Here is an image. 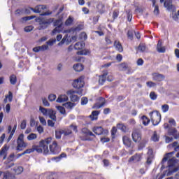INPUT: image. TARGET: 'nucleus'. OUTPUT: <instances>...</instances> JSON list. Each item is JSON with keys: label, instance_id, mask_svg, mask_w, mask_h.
<instances>
[{"label": "nucleus", "instance_id": "nucleus-40", "mask_svg": "<svg viewBox=\"0 0 179 179\" xmlns=\"http://www.w3.org/2000/svg\"><path fill=\"white\" fill-rule=\"evenodd\" d=\"M39 111H41V113H42L43 115H45V117H47V115L48 113V109H46L43 107L40 106Z\"/></svg>", "mask_w": 179, "mask_h": 179}, {"label": "nucleus", "instance_id": "nucleus-33", "mask_svg": "<svg viewBox=\"0 0 179 179\" xmlns=\"http://www.w3.org/2000/svg\"><path fill=\"white\" fill-rule=\"evenodd\" d=\"M63 106L68 110H72V108L75 107V103L72 102H67L64 103Z\"/></svg>", "mask_w": 179, "mask_h": 179}, {"label": "nucleus", "instance_id": "nucleus-23", "mask_svg": "<svg viewBox=\"0 0 179 179\" xmlns=\"http://www.w3.org/2000/svg\"><path fill=\"white\" fill-rule=\"evenodd\" d=\"M157 50L158 52H166V48L162 45V41H158Z\"/></svg>", "mask_w": 179, "mask_h": 179}, {"label": "nucleus", "instance_id": "nucleus-12", "mask_svg": "<svg viewBox=\"0 0 179 179\" xmlns=\"http://www.w3.org/2000/svg\"><path fill=\"white\" fill-rule=\"evenodd\" d=\"M62 134H64L65 136H68L71 135V134H72V131H74V132H78V127L73 124H71L69 127V129H67L66 130H62Z\"/></svg>", "mask_w": 179, "mask_h": 179}, {"label": "nucleus", "instance_id": "nucleus-24", "mask_svg": "<svg viewBox=\"0 0 179 179\" xmlns=\"http://www.w3.org/2000/svg\"><path fill=\"white\" fill-rule=\"evenodd\" d=\"M123 143L125 146H131V140L129 139V136H124L122 138Z\"/></svg>", "mask_w": 179, "mask_h": 179}, {"label": "nucleus", "instance_id": "nucleus-56", "mask_svg": "<svg viewBox=\"0 0 179 179\" xmlns=\"http://www.w3.org/2000/svg\"><path fill=\"white\" fill-rule=\"evenodd\" d=\"M62 130L60 131H55V136L57 139H61V135H62Z\"/></svg>", "mask_w": 179, "mask_h": 179}, {"label": "nucleus", "instance_id": "nucleus-30", "mask_svg": "<svg viewBox=\"0 0 179 179\" xmlns=\"http://www.w3.org/2000/svg\"><path fill=\"white\" fill-rule=\"evenodd\" d=\"M3 179H13V176L10 172L6 171L2 173Z\"/></svg>", "mask_w": 179, "mask_h": 179}, {"label": "nucleus", "instance_id": "nucleus-1", "mask_svg": "<svg viewBox=\"0 0 179 179\" xmlns=\"http://www.w3.org/2000/svg\"><path fill=\"white\" fill-rule=\"evenodd\" d=\"M174 152H171L169 153H167L164 157L162 159V166L161 167L162 170L164 169V163H166L168 160V166L169 167V171L165 172L164 174L158 175L157 176V179H162L164 178L166 176H171L173 173H176V171H178L179 170V166L177 164V159H176V157H173Z\"/></svg>", "mask_w": 179, "mask_h": 179}, {"label": "nucleus", "instance_id": "nucleus-61", "mask_svg": "<svg viewBox=\"0 0 179 179\" xmlns=\"http://www.w3.org/2000/svg\"><path fill=\"white\" fill-rule=\"evenodd\" d=\"M101 142L102 143H106L107 142H110V139L108 138H107V137H103V138H101Z\"/></svg>", "mask_w": 179, "mask_h": 179}, {"label": "nucleus", "instance_id": "nucleus-44", "mask_svg": "<svg viewBox=\"0 0 179 179\" xmlns=\"http://www.w3.org/2000/svg\"><path fill=\"white\" fill-rule=\"evenodd\" d=\"M38 118H39V121L42 125H44V126L47 125V121L43 116H39Z\"/></svg>", "mask_w": 179, "mask_h": 179}, {"label": "nucleus", "instance_id": "nucleus-11", "mask_svg": "<svg viewBox=\"0 0 179 179\" xmlns=\"http://www.w3.org/2000/svg\"><path fill=\"white\" fill-rule=\"evenodd\" d=\"M73 86L76 89H82L85 86V81L83 78L80 77L77 80H75L73 83Z\"/></svg>", "mask_w": 179, "mask_h": 179}, {"label": "nucleus", "instance_id": "nucleus-32", "mask_svg": "<svg viewBox=\"0 0 179 179\" xmlns=\"http://www.w3.org/2000/svg\"><path fill=\"white\" fill-rule=\"evenodd\" d=\"M141 121L145 127L149 125V122H150V120H149L145 115H143L141 117Z\"/></svg>", "mask_w": 179, "mask_h": 179}, {"label": "nucleus", "instance_id": "nucleus-38", "mask_svg": "<svg viewBox=\"0 0 179 179\" xmlns=\"http://www.w3.org/2000/svg\"><path fill=\"white\" fill-rule=\"evenodd\" d=\"M178 145V143L177 141H175L173 144L168 145V148H175V152H178L179 145L177 146Z\"/></svg>", "mask_w": 179, "mask_h": 179}, {"label": "nucleus", "instance_id": "nucleus-52", "mask_svg": "<svg viewBox=\"0 0 179 179\" xmlns=\"http://www.w3.org/2000/svg\"><path fill=\"white\" fill-rule=\"evenodd\" d=\"M89 54V52L86 50H80L77 52V55H87Z\"/></svg>", "mask_w": 179, "mask_h": 179}, {"label": "nucleus", "instance_id": "nucleus-25", "mask_svg": "<svg viewBox=\"0 0 179 179\" xmlns=\"http://www.w3.org/2000/svg\"><path fill=\"white\" fill-rule=\"evenodd\" d=\"M73 69L76 71V72H80L82 71H83V65H82V64H76L73 65Z\"/></svg>", "mask_w": 179, "mask_h": 179}, {"label": "nucleus", "instance_id": "nucleus-15", "mask_svg": "<svg viewBox=\"0 0 179 179\" xmlns=\"http://www.w3.org/2000/svg\"><path fill=\"white\" fill-rule=\"evenodd\" d=\"M152 80L155 82H162V80H164V76L163 74H160L159 73H153L152 74Z\"/></svg>", "mask_w": 179, "mask_h": 179}, {"label": "nucleus", "instance_id": "nucleus-19", "mask_svg": "<svg viewBox=\"0 0 179 179\" xmlns=\"http://www.w3.org/2000/svg\"><path fill=\"white\" fill-rule=\"evenodd\" d=\"M56 101L57 103H65V101H68V96L65 94L59 95Z\"/></svg>", "mask_w": 179, "mask_h": 179}, {"label": "nucleus", "instance_id": "nucleus-55", "mask_svg": "<svg viewBox=\"0 0 179 179\" xmlns=\"http://www.w3.org/2000/svg\"><path fill=\"white\" fill-rule=\"evenodd\" d=\"M146 85H147L148 87H155V86H156V83H155L152 81L147 82Z\"/></svg>", "mask_w": 179, "mask_h": 179}, {"label": "nucleus", "instance_id": "nucleus-45", "mask_svg": "<svg viewBox=\"0 0 179 179\" xmlns=\"http://www.w3.org/2000/svg\"><path fill=\"white\" fill-rule=\"evenodd\" d=\"M56 41H57L56 39H50L48 41L46 42L47 46L48 47V45H50V46L54 45V44H55Z\"/></svg>", "mask_w": 179, "mask_h": 179}, {"label": "nucleus", "instance_id": "nucleus-51", "mask_svg": "<svg viewBox=\"0 0 179 179\" xmlns=\"http://www.w3.org/2000/svg\"><path fill=\"white\" fill-rule=\"evenodd\" d=\"M8 160V162H13L14 160H16V157L15 156V154L10 155Z\"/></svg>", "mask_w": 179, "mask_h": 179}, {"label": "nucleus", "instance_id": "nucleus-47", "mask_svg": "<svg viewBox=\"0 0 179 179\" xmlns=\"http://www.w3.org/2000/svg\"><path fill=\"white\" fill-rule=\"evenodd\" d=\"M33 152H34V146H32L31 148L27 149L24 152L23 155H29L30 153H33Z\"/></svg>", "mask_w": 179, "mask_h": 179}, {"label": "nucleus", "instance_id": "nucleus-35", "mask_svg": "<svg viewBox=\"0 0 179 179\" xmlns=\"http://www.w3.org/2000/svg\"><path fill=\"white\" fill-rule=\"evenodd\" d=\"M62 40H65L64 43L66 44L67 45L69 44H71V43H72V39H71V36H68V34L65 35L62 38Z\"/></svg>", "mask_w": 179, "mask_h": 179}, {"label": "nucleus", "instance_id": "nucleus-29", "mask_svg": "<svg viewBox=\"0 0 179 179\" xmlns=\"http://www.w3.org/2000/svg\"><path fill=\"white\" fill-rule=\"evenodd\" d=\"M107 78V73H104L103 75L99 76V85H104V82H106V79Z\"/></svg>", "mask_w": 179, "mask_h": 179}, {"label": "nucleus", "instance_id": "nucleus-54", "mask_svg": "<svg viewBox=\"0 0 179 179\" xmlns=\"http://www.w3.org/2000/svg\"><path fill=\"white\" fill-rule=\"evenodd\" d=\"M56 99H57V95L55 94H51L48 96V99L50 100V101H54Z\"/></svg>", "mask_w": 179, "mask_h": 179}, {"label": "nucleus", "instance_id": "nucleus-42", "mask_svg": "<svg viewBox=\"0 0 179 179\" xmlns=\"http://www.w3.org/2000/svg\"><path fill=\"white\" fill-rule=\"evenodd\" d=\"M56 108L58 110V111H59L60 114H63L64 115L66 114L64 107L56 106Z\"/></svg>", "mask_w": 179, "mask_h": 179}, {"label": "nucleus", "instance_id": "nucleus-53", "mask_svg": "<svg viewBox=\"0 0 179 179\" xmlns=\"http://www.w3.org/2000/svg\"><path fill=\"white\" fill-rule=\"evenodd\" d=\"M33 29V26H27L24 27V31H26V33H30V31H31Z\"/></svg>", "mask_w": 179, "mask_h": 179}, {"label": "nucleus", "instance_id": "nucleus-64", "mask_svg": "<svg viewBox=\"0 0 179 179\" xmlns=\"http://www.w3.org/2000/svg\"><path fill=\"white\" fill-rule=\"evenodd\" d=\"M57 175L55 173H50L48 176V179H57L55 178Z\"/></svg>", "mask_w": 179, "mask_h": 179}, {"label": "nucleus", "instance_id": "nucleus-3", "mask_svg": "<svg viewBox=\"0 0 179 179\" xmlns=\"http://www.w3.org/2000/svg\"><path fill=\"white\" fill-rule=\"evenodd\" d=\"M36 21L39 23V26L38 27V30H44V29H47L50 23H52V19H43L41 17L36 18Z\"/></svg>", "mask_w": 179, "mask_h": 179}, {"label": "nucleus", "instance_id": "nucleus-9", "mask_svg": "<svg viewBox=\"0 0 179 179\" xmlns=\"http://www.w3.org/2000/svg\"><path fill=\"white\" fill-rule=\"evenodd\" d=\"M50 152L52 155H58L61 152V148L57 141H52V143L50 145Z\"/></svg>", "mask_w": 179, "mask_h": 179}, {"label": "nucleus", "instance_id": "nucleus-46", "mask_svg": "<svg viewBox=\"0 0 179 179\" xmlns=\"http://www.w3.org/2000/svg\"><path fill=\"white\" fill-rule=\"evenodd\" d=\"M138 50L139 51H141L142 52H143L144 51L146 50V45L143 43H141L138 46Z\"/></svg>", "mask_w": 179, "mask_h": 179}, {"label": "nucleus", "instance_id": "nucleus-36", "mask_svg": "<svg viewBox=\"0 0 179 179\" xmlns=\"http://www.w3.org/2000/svg\"><path fill=\"white\" fill-rule=\"evenodd\" d=\"M27 139L28 141H34V139H37V134L31 133L27 136Z\"/></svg>", "mask_w": 179, "mask_h": 179}, {"label": "nucleus", "instance_id": "nucleus-13", "mask_svg": "<svg viewBox=\"0 0 179 179\" xmlns=\"http://www.w3.org/2000/svg\"><path fill=\"white\" fill-rule=\"evenodd\" d=\"M47 10V6L44 5L36 6L34 8H31V10L35 13H44Z\"/></svg>", "mask_w": 179, "mask_h": 179}, {"label": "nucleus", "instance_id": "nucleus-8", "mask_svg": "<svg viewBox=\"0 0 179 179\" xmlns=\"http://www.w3.org/2000/svg\"><path fill=\"white\" fill-rule=\"evenodd\" d=\"M131 136L134 142H141L142 140V134H141V130L138 129H134L133 130Z\"/></svg>", "mask_w": 179, "mask_h": 179}, {"label": "nucleus", "instance_id": "nucleus-58", "mask_svg": "<svg viewBox=\"0 0 179 179\" xmlns=\"http://www.w3.org/2000/svg\"><path fill=\"white\" fill-rule=\"evenodd\" d=\"M48 127H51L52 128L55 127V122H54L52 120H48Z\"/></svg>", "mask_w": 179, "mask_h": 179}, {"label": "nucleus", "instance_id": "nucleus-34", "mask_svg": "<svg viewBox=\"0 0 179 179\" xmlns=\"http://www.w3.org/2000/svg\"><path fill=\"white\" fill-rule=\"evenodd\" d=\"M99 113L97 110H94L92 113V115H90L92 121H94L97 120V116L99 115Z\"/></svg>", "mask_w": 179, "mask_h": 179}, {"label": "nucleus", "instance_id": "nucleus-49", "mask_svg": "<svg viewBox=\"0 0 179 179\" xmlns=\"http://www.w3.org/2000/svg\"><path fill=\"white\" fill-rule=\"evenodd\" d=\"M115 134H117V127H113L111 129V135L113 138H115Z\"/></svg>", "mask_w": 179, "mask_h": 179}, {"label": "nucleus", "instance_id": "nucleus-31", "mask_svg": "<svg viewBox=\"0 0 179 179\" xmlns=\"http://www.w3.org/2000/svg\"><path fill=\"white\" fill-rule=\"evenodd\" d=\"M117 129H120L122 132H127V126H125L124 124L118 123L117 124Z\"/></svg>", "mask_w": 179, "mask_h": 179}, {"label": "nucleus", "instance_id": "nucleus-63", "mask_svg": "<svg viewBox=\"0 0 179 179\" xmlns=\"http://www.w3.org/2000/svg\"><path fill=\"white\" fill-rule=\"evenodd\" d=\"M43 103L45 107H50V103L46 99H43Z\"/></svg>", "mask_w": 179, "mask_h": 179}, {"label": "nucleus", "instance_id": "nucleus-57", "mask_svg": "<svg viewBox=\"0 0 179 179\" xmlns=\"http://www.w3.org/2000/svg\"><path fill=\"white\" fill-rule=\"evenodd\" d=\"M87 104V97H83L81 99V105L82 106H85Z\"/></svg>", "mask_w": 179, "mask_h": 179}, {"label": "nucleus", "instance_id": "nucleus-10", "mask_svg": "<svg viewBox=\"0 0 179 179\" xmlns=\"http://www.w3.org/2000/svg\"><path fill=\"white\" fill-rule=\"evenodd\" d=\"M92 131L94 133L96 134V135H108V131L107 129H103L102 127H94L92 129Z\"/></svg>", "mask_w": 179, "mask_h": 179}, {"label": "nucleus", "instance_id": "nucleus-4", "mask_svg": "<svg viewBox=\"0 0 179 179\" xmlns=\"http://www.w3.org/2000/svg\"><path fill=\"white\" fill-rule=\"evenodd\" d=\"M34 151L37 152V153H43V155L50 154V150L48 149V145H43L41 144V141L39 143V145H33Z\"/></svg>", "mask_w": 179, "mask_h": 179}, {"label": "nucleus", "instance_id": "nucleus-26", "mask_svg": "<svg viewBox=\"0 0 179 179\" xmlns=\"http://www.w3.org/2000/svg\"><path fill=\"white\" fill-rule=\"evenodd\" d=\"M41 145H43V146H48L51 142H52V138L51 137H49L45 140L41 141Z\"/></svg>", "mask_w": 179, "mask_h": 179}, {"label": "nucleus", "instance_id": "nucleus-22", "mask_svg": "<svg viewBox=\"0 0 179 179\" xmlns=\"http://www.w3.org/2000/svg\"><path fill=\"white\" fill-rule=\"evenodd\" d=\"M114 45L117 51H119V52H122V51H124V49L122 48V45H121V43H120V41H115L114 43Z\"/></svg>", "mask_w": 179, "mask_h": 179}, {"label": "nucleus", "instance_id": "nucleus-37", "mask_svg": "<svg viewBox=\"0 0 179 179\" xmlns=\"http://www.w3.org/2000/svg\"><path fill=\"white\" fill-rule=\"evenodd\" d=\"M17 78L15 74H13L10 76V83L11 85H16Z\"/></svg>", "mask_w": 179, "mask_h": 179}, {"label": "nucleus", "instance_id": "nucleus-5", "mask_svg": "<svg viewBox=\"0 0 179 179\" xmlns=\"http://www.w3.org/2000/svg\"><path fill=\"white\" fill-rule=\"evenodd\" d=\"M153 125H159L162 120V115L158 111H152L150 113Z\"/></svg>", "mask_w": 179, "mask_h": 179}, {"label": "nucleus", "instance_id": "nucleus-41", "mask_svg": "<svg viewBox=\"0 0 179 179\" xmlns=\"http://www.w3.org/2000/svg\"><path fill=\"white\" fill-rule=\"evenodd\" d=\"M135 31L134 30H129L127 32V37L129 40H134V34Z\"/></svg>", "mask_w": 179, "mask_h": 179}, {"label": "nucleus", "instance_id": "nucleus-21", "mask_svg": "<svg viewBox=\"0 0 179 179\" xmlns=\"http://www.w3.org/2000/svg\"><path fill=\"white\" fill-rule=\"evenodd\" d=\"M141 159H142V155H136L131 157L129 159V163H131L132 162H141Z\"/></svg>", "mask_w": 179, "mask_h": 179}, {"label": "nucleus", "instance_id": "nucleus-7", "mask_svg": "<svg viewBox=\"0 0 179 179\" xmlns=\"http://www.w3.org/2000/svg\"><path fill=\"white\" fill-rule=\"evenodd\" d=\"M54 26L56 27L52 31V36H55L57 33L62 32V21L61 20H57L54 22Z\"/></svg>", "mask_w": 179, "mask_h": 179}, {"label": "nucleus", "instance_id": "nucleus-43", "mask_svg": "<svg viewBox=\"0 0 179 179\" xmlns=\"http://www.w3.org/2000/svg\"><path fill=\"white\" fill-rule=\"evenodd\" d=\"M151 139L152 141H153V142H159V136H157L156 131L154 132V134L152 136Z\"/></svg>", "mask_w": 179, "mask_h": 179}, {"label": "nucleus", "instance_id": "nucleus-17", "mask_svg": "<svg viewBox=\"0 0 179 179\" xmlns=\"http://www.w3.org/2000/svg\"><path fill=\"white\" fill-rule=\"evenodd\" d=\"M57 113L52 109H48L47 117H49L50 120L52 121H57V116L55 115Z\"/></svg>", "mask_w": 179, "mask_h": 179}, {"label": "nucleus", "instance_id": "nucleus-59", "mask_svg": "<svg viewBox=\"0 0 179 179\" xmlns=\"http://www.w3.org/2000/svg\"><path fill=\"white\" fill-rule=\"evenodd\" d=\"M39 48L41 51H46V50H48V46L47 45H43L41 46H39Z\"/></svg>", "mask_w": 179, "mask_h": 179}, {"label": "nucleus", "instance_id": "nucleus-18", "mask_svg": "<svg viewBox=\"0 0 179 179\" xmlns=\"http://www.w3.org/2000/svg\"><path fill=\"white\" fill-rule=\"evenodd\" d=\"M164 7L168 9V10H172V12H174L176 10V7L171 4V1L170 0H167L164 2Z\"/></svg>", "mask_w": 179, "mask_h": 179}, {"label": "nucleus", "instance_id": "nucleus-50", "mask_svg": "<svg viewBox=\"0 0 179 179\" xmlns=\"http://www.w3.org/2000/svg\"><path fill=\"white\" fill-rule=\"evenodd\" d=\"M169 105L167 104H164L162 106V110L163 111V113H167V111H169Z\"/></svg>", "mask_w": 179, "mask_h": 179}, {"label": "nucleus", "instance_id": "nucleus-20", "mask_svg": "<svg viewBox=\"0 0 179 179\" xmlns=\"http://www.w3.org/2000/svg\"><path fill=\"white\" fill-rule=\"evenodd\" d=\"M23 168L22 166H15L13 169V171H14V174H15V176H19V174H22L23 173Z\"/></svg>", "mask_w": 179, "mask_h": 179}, {"label": "nucleus", "instance_id": "nucleus-62", "mask_svg": "<svg viewBox=\"0 0 179 179\" xmlns=\"http://www.w3.org/2000/svg\"><path fill=\"white\" fill-rule=\"evenodd\" d=\"M37 131L38 134H43V132H44V128L42 126H38L37 127Z\"/></svg>", "mask_w": 179, "mask_h": 179}, {"label": "nucleus", "instance_id": "nucleus-2", "mask_svg": "<svg viewBox=\"0 0 179 179\" xmlns=\"http://www.w3.org/2000/svg\"><path fill=\"white\" fill-rule=\"evenodd\" d=\"M26 148H27V143L24 142V135L21 134L17 139L16 150H19L20 152Z\"/></svg>", "mask_w": 179, "mask_h": 179}, {"label": "nucleus", "instance_id": "nucleus-14", "mask_svg": "<svg viewBox=\"0 0 179 179\" xmlns=\"http://www.w3.org/2000/svg\"><path fill=\"white\" fill-rule=\"evenodd\" d=\"M83 27L82 25H78V27H75V28H71L67 30H64L63 31L64 34L67 33V34H76V31H80V30H82Z\"/></svg>", "mask_w": 179, "mask_h": 179}, {"label": "nucleus", "instance_id": "nucleus-60", "mask_svg": "<svg viewBox=\"0 0 179 179\" xmlns=\"http://www.w3.org/2000/svg\"><path fill=\"white\" fill-rule=\"evenodd\" d=\"M26 124H27L26 120H23V121L21 122V124H20V128H21V129H26Z\"/></svg>", "mask_w": 179, "mask_h": 179}, {"label": "nucleus", "instance_id": "nucleus-48", "mask_svg": "<svg viewBox=\"0 0 179 179\" xmlns=\"http://www.w3.org/2000/svg\"><path fill=\"white\" fill-rule=\"evenodd\" d=\"M150 98L151 99V100H156L157 99V94H156L155 92H152L150 94Z\"/></svg>", "mask_w": 179, "mask_h": 179}, {"label": "nucleus", "instance_id": "nucleus-6", "mask_svg": "<svg viewBox=\"0 0 179 179\" xmlns=\"http://www.w3.org/2000/svg\"><path fill=\"white\" fill-rule=\"evenodd\" d=\"M67 96H70V99L71 100V101H78L79 98L78 97V95L76 94H80V96H82V94H83V92H82V90L80 91H75L73 90H70L69 91H67L66 92Z\"/></svg>", "mask_w": 179, "mask_h": 179}, {"label": "nucleus", "instance_id": "nucleus-39", "mask_svg": "<svg viewBox=\"0 0 179 179\" xmlns=\"http://www.w3.org/2000/svg\"><path fill=\"white\" fill-rule=\"evenodd\" d=\"M73 23V17L72 16H69V18L66 20L65 24L66 26H71Z\"/></svg>", "mask_w": 179, "mask_h": 179}, {"label": "nucleus", "instance_id": "nucleus-16", "mask_svg": "<svg viewBox=\"0 0 179 179\" xmlns=\"http://www.w3.org/2000/svg\"><path fill=\"white\" fill-rule=\"evenodd\" d=\"M104 104H106V99H104V98L103 97H101L99 98V102L94 104V106H93V108H96V110H99V108H101V107H103Z\"/></svg>", "mask_w": 179, "mask_h": 179}, {"label": "nucleus", "instance_id": "nucleus-27", "mask_svg": "<svg viewBox=\"0 0 179 179\" xmlns=\"http://www.w3.org/2000/svg\"><path fill=\"white\" fill-rule=\"evenodd\" d=\"M6 98L4 99V103H8V101L11 102L13 99V94H12V92H8V94L6 95Z\"/></svg>", "mask_w": 179, "mask_h": 179}, {"label": "nucleus", "instance_id": "nucleus-28", "mask_svg": "<svg viewBox=\"0 0 179 179\" xmlns=\"http://www.w3.org/2000/svg\"><path fill=\"white\" fill-rule=\"evenodd\" d=\"M75 50H83V48H85V43L83 42H78L76 43L74 45Z\"/></svg>", "mask_w": 179, "mask_h": 179}]
</instances>
